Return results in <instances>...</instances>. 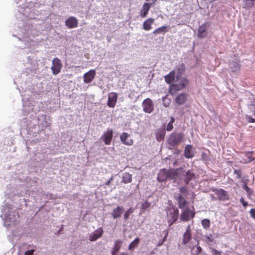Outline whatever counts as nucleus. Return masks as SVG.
<instances>
[{"mask_svg": "<svg viewBox=\"0 0 255 255\" xmlns=\"http://www.w3.org/2000/svg\"><path fill=\"white\" fill-rule=\"evenodd\" d=\"M174 118L173 117H171L169 123L173 124L174 122Z\"/></svg>", "mask_w": 255, "mask_h": 255, "instance_id": "51", "label": "nucleus"}, {"mask_svg": "<svg viewBox=\"0 0 255 255\" xmlns=\"http://www.w3.org/2000/svg\"><path fill=\"white\" fill-rule=\"evenodd\" d=\"M62 64L60 59L55 58L52 60L51 69L53 75H57L60 72L62 68Z\"/></svg>", "mask_w": 255, "mask_h": 255, "instance_id": "6", "label": "nucleus"}, {"mask_svg": "<svg viewBox=\"0 0 255 255\" xmlns=\"http://www.w3.org/2000/svg\"><path fill=\"white\" fill-rule=\"evenodd\" d=\"M183 211L180 215V219L183 221H188L190 219L194 218L195 216V212L193 210L187 208L182 209Z\"/></svg>", "mask_w": 255, "mask_h": 255, "instance_id": "7", "label": "nucleus"}, {"mask_svg": "<svg viewBox=\"0 0 255 255\" xmlns=\"http://www.w3.org/2000/svg\"><path fill=\"white\" fill-rule=\"evenodd\" d=\"M244 4L245 7L246 8H251L254 6L255 4L254 2L255 0H243Z\"/></svg>", "mask_w": 255, "mask_h": 255, "instance_id": "32", "label": "nucleus"}, {"mask_svg": "<svg viewBox=\"0 0 255 255\" xmlns=\"http://www.w3.org/2000/svg\"><path fill=\"white\" fill-rule=\"evenodd\" d=\"M202 225L205 229H207L210 227V222L209 219H205L202 221Z\"/></svg>", "mask_w": 255, "mask_h": 255, "instance_id": "33", "label": "nucleus"}, {"mask_svg": "<svg viewBox=\"0 0 255 255\" xmlns=\"http://www.w3.org/2000/svg\"><path fill=\"white\" fill-rule=\"evenodd\" d=\"M167 219L169 225L171 226L174 224L178 217V210L173 207H169L166 208Z\"/></svg>", "mask_w": 255, "mask_h": 255, "instance_id": "4", "label": "nucleus"}, {"mask_svg": "<svg viewBox=\"0 0 255 255\" xmlns=\"http://www.w3.org/2000/svg\"><path fill=\"white\" fill-rule=\"evenodd\" d=\"M120 255H128V254L125 253H122Z\"/></svg>", "mask_w": 255, "mask_h": 255, "instance_id": "52", "label": "nucleus"}, {"mask_svg": "<svg viewBox=\"0 0 255 255\" xmlns=\"http://www.w3.org/2000/svg\"><path fill=\"white\" fill-rule=\"evenodd\" d=\"M18 214L14 211H9L8 215H5L4 219V226L11 228L15 226L18 218Z\"/></svg>", "mask_w": 255, "mask_h": 255, "instance_id": "3", "label": "nucleus"}, {"mask_svg": "<svg viewBox=\"0 0 255 255\" xmlns=\"http://www.w3.org/2000/svg\"><path fill=\"white\" fill-rule=\"evenodd\" d=\"M250 214H251V216L255 219V209H252L251 210H250Z\"/></svg>", "mask_w": 255, "mask_h": 255, "instance_id": "44", "label": "nucleus"}, {"mask_svg": "<svg viewBox=\"0 0 255 255\" xmlns=\"http://www.w3.org/2000/svg\"><path fill=\"white\" fill-rule=\"evenodd\" d=\"M183 135L181 133H172L168 139V144L174 147L177 145L182 140Z\"/></svg>", "mask_w": 255, "mask_h": 255, "instance_id": "5", "label": "nucleus"}, {"mask_svg": "<svg viewBox=\"0 0 255 255\" xmlns=\"http://www.w3.org/2000/svg\"><path fill=\"white\" fill-rule=\"evenodd\" d=\"M186 99L187 96L185 94H180L176 97L175 102L178 105H182L185 103Z\"/></svg>", "mask_w": 255, "mask_h": 255, "instance_id": "23", "label": "nucleus"}, {"mask_svg": "<svg viewBox=\"0 0 255 255\" xmlns=\"http://www.w3.org/2000/svg\"><path fill=\"white\" fill-rule=\"evenodd\" d=\"M120 139L123 144L127 145H131L133 143L132 139L130 137L129 135L127 132H123L121 135Z\"/></svg>", "mask_w": 255, "mask_h": 255, "instance_id": "14", "label": "nucleus"}, {"mask_svg": "<svg viewBox=\"0 0 255 255\" xmlns=\"http://www.w3.org/2000/svg\"><path fill=\"white\" fill-rule=\"evenodd\" d=\"M195 178V174L190 170L187 171L183 175L184 182L188 184L189 181Z\"/></svg>", "mask_w": 255, "mask_h": 255, "instance_id": "19", "label": "nucleus"}, {"mask_svg": "<svg viewBox=\"0 0 255 255\" xmlns=\"http://www.w3.org/2000/svg\"><path fill=\"white\" fill-rule=\"evenodd\" d=\"M124 210V209L123 207L118 206L117 208L114 209L112 212V216H113V218L114 219L120 218Z\"/></svg>", "mask_w": 255, "mask_h": 255, "instance_id": "18", "label": "nucleus"}, {"mask_svg": "<svg viewBox=\"0 0 255 255\" xmlns=\"http://www.w3.org/2000/svg\"><path fill=\"white\" fill-rule=\"evenodd\" d=\"M188 80L186 78L176 75V80L170 86V93L174 94L176 92L185 89L188 86Z\"/></svg>", "mask_w": 255, "mask_h": 255, "instance_id": "2", "label": "nucleus"}, {"mask_svg": "<svg viewBox=\"0 0 255 255\" xmlns=\"http://www.w3.org/2000/svg\"><path fill=\"white\" fill-rule=\"evenodd\" d=\"M175 72L174 71H172L168 75L164 77L166 83L170 84L172 82L176 80Z\"/></svg>", "mask_w": 255, "mask_h": 255, "instance_id": "21", "label": "nucleus"}, {"mask_svg": "<svg viewBox=\"0 0 255 255\" xmlns=\"http://www.w3.org/2000/svg\"><path fill=\"white\" fill-rule=\"evenodd\" d=\"M230 68L232 72H238L240 69V66L238 62L236 61H232L229 64Z\"/></svg>", "mask_w": 255, "mask_h": 255, "instance_id": "27", "label": "nucleus"}, {"mask_svg": "<svg viewBox=\"0 0 255 255\" xmlns=\"http://www.w3.org/2000/svg\"><path fill=\"white\" fill-rule=\"evenodd\" d=\"M143 111L147 113H151L153 112L154 106L152 101L149 98L144 100L142 103Z\"/></svg>", "mask_w": 255, "mask_h": 255, "instance_id": "8", "label": "nucleus"}, {"mask_svg": "<svg viewBox=\"0 0 255 255\" xmlns=\"http://www.w3.org/2000/svg\"><path fill=\"white\" fill-rule=\"evenodd\" d=\"M155 134L157 140L160 141L163 139L165 135V130L163 129H158L156 130Z\"/></svg>", "mask_w": 255, "mask_h": 255, "instance_id": "24", "label": "nucleus"}, {"mask_svg": "<svg viewBox=\"0 0 255 255\" xmlns=\"http://www.w3.org/2000/svg\"><path fill=\"white\" fill-rule=\"evenodd\" d=\"M132 181V175L128 172H125L123 174L122 182L124 183H129Z\"/></svg>", "mask_w": 255, "mask_h": 255, "instance_id": "26", "label": "nucleus"}, {"mask_svg": "<svg viewBox=\"0 0 255 255\" xmlns=\"http://www.w3.org/2000/svg\"><path fill=\"white\" fill-rule=\"evenodd\" d=\"M207 23H204L199 27L197 35L199 38H204L207 34Z\"/></svg>", "mask_w": 255, "mask_h": 255, "instance_id": "16", "label": "nucleus"}, {"mask_svg": "<svg viewBox=\"0 0 255 255\" xmlns=\"http://www.w3.org/2000/svg\"><path fill=\"white\" fill-rule=\"evenodd\" d=\"M254 115H255V112H254Z\"/></svg>", "mask_w": 255, "mask_h": 255, "instance_id": "54", "label": "nucleus"}, {"mask_svg": "<svg viewBox=\"0 0 255 255\" xmlns=\"http://www.w3.org/2000/svg\"><path fill=\"white\" fill-rule=\"evenodd\" d=\"M96 75L95 70H90L85 73L83 76V81L85 83L88 84L91 83L94 79Z\"/></svg>", "mask_w": 255, "mask_h": 255, "instance_id": "12", "label": "nucleus"}, {"mask_svg": "<svg viewBox=\"0 0 255 255\" xmlns=\"http://www.w3.org/2000/svg\"><path fill=\"white\" fill-rule=\"evenodd\" d=\"M184 171L183 168H179L176 170H166L162 169L158 174L157 179L160 182L164 181L168 178H181Z\"/></svg>", "mask_w": 255, "mask_h": 255, "instance_id": "1", "label": "nucleus"}, {"mask_svg": "<svg viewBox=\"0 0 255 255\" xmlns=\"http://www.w3.org/2000/svg\"><path fill=\"white\" fill-rule=\"evenodd\" d=\"M133 212V209L132 208L128 209L124 214V219L125 220H127L129 218V216L130 214Z\"/></svg>", "mask_w": 255, "mask_h": 255, "instance_id": "34", "label": "nucleus"}, {"mask_svg": "<svg viewBox=\"0 0 255 255\" xmlns=\"http://www.w3.org/2000/svg\"><path fill=\"white\" fill-rule=\"evenodd\" d=\"M117 99L118 95L116 93H110L108 95L107 106L110 108H114L117 103Z\"/></svg>", "mask_w": 255, "mask_h": 255, "instance_id": "9", "label": "nucleus"}, {"mask_svg": "<svg viewBox=\"0 0 255 255\" xmlns=\"http://www.w3.org/2000/svg\"><path fill=\"white\" fill-rule=\"evenodd\" d=\"M167 26H162L160 27L157 28L155 30L153 31V33L154 34H158L160 33H164L167 31Z\"/></svg>", "mask_w": 255, "mask_h": 255, "instance_id": "29", "label": "nucleus"}, {"mask_svg": "<svg viewBox=\"0 0 255 255\" xmlns=\"http://www.w3.org/2000/svg\"><path fill=\"white\" fill-rule=\"evenodd\" d=\"M184 155L187 158H191L194 156V153L192 151V146L191 145L186 146L184 150Z\"/></svg>", "mask_w": 255, "mask_h": 255, "instance_id": "22", "label": "nucleus"}, {"mask_svg": "<svg viewBox=\"0 0 255 255\" xmlns=\"http://www.w3.org/2000/svg\"><path fill=\"white\" fill-rule=\"evenodd\" d=\"M164 232L165 233V235H164L163 238L161 240H160L158 242L157 245V246H160L162 245L167 239V237L168 235V232L167 230H165Z\"/></svg>", "mask_w": 255, "mask_h": 255, "instance_id": "35", "label": "nucleus"}, {"mask_svg": "<svg viewBox=\"0 0 255 255\" xmlns=\"http://www.w3.org/2000/svg\"><path fill=\"white\" fill-rule=\"evenodd\" d=\"M173 128L172 124L169 123L166 127V130L167 131H171Z\"/></svg>", "mask_w": 255, "mask_h": 255, "instance_id": "42", "label": "nucleus"}, {"mask_svg": "<svg viewBox=\"0 0 255 255\" xmlns=\"http://www.w3.org/2000/svg\"><path fill=\"white\" fill-rule=\"evenodd\" d=\"M103 230L101 228H98L94 232L91 233L89 235V240L90 241H95L101 238L103 235Z\"/></svg>", "mask_w": 255, "mask_h": 255, "instance_id": "13", "label": "nucleus"}, {"mask_svg": "<svg viewBox=\"0 0 255 255\" xmlns=\"http://www.w3.org/2000/svg\"><path fill=\"white\" fill-rule=\"evenodd\" d=\"M78 23V19L74 17L70 16L65 21V25L69 28H75Z\"/></svg>", "mask_w": 255, "mask_h": 255, "instance_id": "15", "label": "nucleus"}, {"mask_svg": "<svg viewBox=\"0 0 255 255\" xmlns=\"http://www.w3.org/2000/svg\"><path fill=\"white\" fill-rule=\"evenodd\" d=\"M211 253L213 255H221V252L214 249H211Z\"/></svg>", "mask_w": 255, "mask_h": 255, "instance_id": "40", "label": "nucleus"}, {"mask_svg": "<svg viewBox=\"0 0 255 255\" xmlns=\"http://www.w3.org/2000/svg\"><path fill=\"white\" fill-rule=\"evenodd\" d=\"M191 226L190 225H189L187 227L186 230V232L185 233H191Z\"/></svg>", "mask_w": 255, "mask_h": 255, "instance_id": "47", "label": "nucleus"}, {"mask_svg": "<svg viewBox=\"0 0 255 255\" xmlns=\"http://www.w3.org/2000/svg\"><path fill=\"white\" fill-rule=\"evenodd\" d=\"M205 238H206V241L208 242L211 243L214 241V238L211 234L205 236Z\"/></svg>", "mask_w": 255, "mask_h": 255, "instance_id": "37", "label": "nucleus"}, {"mask_svg": "<svg viewBox=\"0 0 255 255\" xmlns=\"http://www.w3.org/2000/svg\"><path fill=\"white\" fill-rule=\"evenodd\" d=\"M152 4L149 3H144L142 7V9L140 11V15L141 17H145L148 12V11Z\"/></svg>", "mask_w": 255, "mask_h": 255, "instance_id": "17", "label": "nucleus"}, {"mask_svg": "<svg viewBox=\"0 0 255 255\" xmlns=\"http://www.w3.org/2000/svg\"><path fill=\"white\" fill-rule=\"evenodd\" d=\"M34 250H30L25 252L24 255H33Z\"/></svg>", "mask_w": 255, "mask_h": 255, "instance_id": "43", "label": "nucleus"}, {"mask_svg": "<svg viewBox=\"0 0 255 255\" xmlns=\"http://www.w3.org/2000/svg\"><path fill=\"white\" fill-rule=\"evenodd\" d=\"M154 21V19L149 18L147 19L143 23V28L146 30H150L152 28V24Z\"/></svg>", "mask_w": 255, "mask_h": 255, "instance_id": "20", "label": "nucleus"}, {"mask_svg": "<svg viewBox=\"0 0 255 255\" xmlns=\"http://www.w3.org/2000/svg\"><path fill=\"white\" fill-rule=\"evenodd\" d=\"M139 242V239L138 238H136L135 239L134 241H133L129 245L128 249L129 250H133L135 248H136Z\"/></svg>", "mask_w": 255, "mask_h": 255, "instance_id": "30", "label": "nucleus"}, {"mask_svg": "<svg viewBox=\"0 0 255 255\" xmlns=\"http://www.w3.org/2000/svg\"><path fill=\"white\" fill-rule=\"evenodd\" d=\"M113 131L111 128H108L106 132H105L102 135V138L106 145L111 143L113 138Z\"/></svg>", "mask_w": 255, "mask_h": 255, "instance_id": "10", "label": "nucleus"}, {"mask_svg": "<svg viewBox=\"0 0 255 255\" xmlns=\"http://www.w3.org/2000/svg\"><path fill=\"white\" fill-rule=\"evenodd\" d=\"M150 206V204L147 202H145L143 203H142L141 205V209L142 210H145L147 209Z\"/></svg>", "mask_w": 255, "mask_h": 255, "instance_id": "39", "label": "nucleus"}, {"mask_svg": "<svg viewBox=\"0 0 255 255\" xmlns=\"http://www.w3.org/2000/svg\"><path fill=\"white\" fill-rule=\"evenodd\" d=\"M113 179H114V177L112 176L111 177V178L108 181H107L106 182V185L107 186H109L111 182L113 180Z\"/></svg>", "mask_w": 255, "mask_h": 255, "instance_id": "46", "label": "nucleus"}, {"mask_svg": "<svg viewBox=\"0 0 255 255\" xmlns=\"http://www.w3.org/2000/svg\"><path fill=\"white\" fill-rule=\"evenodd\" d=\"M112 255H115V253L117 252H114V251H112Z\"/></svg>", "mask_w": 255, "mask_h": 255, "instance_id": "53", "label": "nucleus"}, {"mask_svg": "<svg viewBox=\"0 0 255 255\" xmlns=\"http://www.w3.org/2000/svg\"><path fill=\"white\" fill-rule=\"evenodd\" d=\"M234 173L236 174L237 178H240L241 177L240 171L237 170H234Z\"/></svg>", "mask_w": 255, "mask_h": 255, "instance_id": "48", "label": "nucleus"}, {"mask_svg": "<svg viewBox=\"0 0 255 255\" xmlns=\"http://www.w3.org/2000/svg\"><path fill=\"white\" fill-rule=\"evenodd\" d=\"M217 195L219 196L220 200H226L228 199V195L226 191L222 189L218 190L216 192Z\"/></svg>", "mask_w": 255, "mask_h": 255, "instance_id": "25", "label": "nucleus"}, {"mask_svg": "<svg viewBox=\"0 0 255 255\" xmlns=\"http://www.w3.org/2000/svg\"><path fill=\"white\" fill-rule=\"evenodd\" d=\"M184 69V67L183 64L180 65L178 67V72L176 75H179L181 77V73L183 72Z\"/></svg>", "mask_w": 255, "mask_h": 255, "instance_id": "36", "label": "nucleus"}, {"mask_svg": "<svg viewBox=\"0 0 255 255\" xmlns=\"http://www.w3.org/2000/svg\"><path fill=\"white\" fill-rule=\"evenodd\" d=\"M245 189L249 194L251 193V189L248 186H246Z\"/></svg>", "mask_w": 255, "mask_h": 255, "instance_id": "49", "label": "nucleus"}, {"mask_svg": "<svg viewBox=\"0 0 255 255\" xmlns=\"http://www.w3.org/2000/svg\"><path fill=\"white\" fill-rule=\"evenodd\" d=\"M123 244V241L120 240H117L115 242V245L113 248L112 249V251L114 252H118L121 249L122 245Z\"/></svg>", "mask_w": 255, "mask_h": 255, "instance_id": "28", "label": "nucleus"}, {"mask_svg": "<svg viewBox=\"0 0 255 255\" xmlns=\"http://www.w3.org/2000/svg\"><path fill=\"white\" fill-rule=\"evenodd\" d=\"M246 118L249 123H255V120L254 118H252L251 116H247Z\"/></svg>", "mask_w": 255, "mask_h": 255, "instance_id": "41", "label": "nucleus"}, {"mask_svg": "<svg viewBox=\"0 0 255 255\" xmlns=\"http://www.w3.org/2000/svg\"><path fill=\"white\" fill-rule=\"evenodd\" d=\"M191 239V233H184L183 235V238L182 240V243L183 244L186 245L187 243H189L190 240Z\"/></svg>", "mask_w": 255, "mask_h": 255, "instance_id": "31", "label": "nucleus"}, {"mask_svg": "<svg viewBox=\"0 0 255 255\" xmlns=\"http://www.w3.org/2000/svg\"><path fill=\"white\" fill-rule=\"evenodd\" d=\"M179 192H180L179 193H180L181 195L182 194V195L183 196H185V194L187 192V190L185 187H182L180 188Z\"/></svg>", "mask_w": 255, "mask_h": 255, "instance_id": "38", "label": "nucleus"}, {"mask_svg": "<svg viewBox=\"0 0 255 255\" xmlns=\"http://www.w3.org/2000/svg\"><path fill=\"white\" fill-rule=\"evenodd\" d=\"M174 198L177 201L180 209H184L187 203L184 197L180 193H174Z\"/></svg>", "mask_w": 255, "mask_h": 255, "instance_id": "11", "label": "nucleus"}, {"mask_svg": "<svg viewBox=\"0 0 255 255\" xmlns=\"http://www.w3.org/2000/svg\"><path fill=\"white\" fill-rule=\"evenodd\" d=\"M202 249L200 247H197V253H199L201 252Z\"/></svg>", "mask_w": 255, "mask_h": 255, "instance_id": "50", "label": "nucleus"}, {"mask_svg": "<svg viewBox=\"0 0 255 255\" xmlns=\"http://www.w3.org/2000/svg\"><path fill=\"white\" fill-rule=\"evenodd\" d=\"M254 115H255V112H254Z\"/></svg>", "mask_w": 255, "mask_h": 255, "instance_id": "55", "label": "nucleus"}, {"mask_svg": "<svg viewBox=\"0 0 255 255\" xmlns=\"http://www.w3.org/2000/svg\"><path fill=\"white\" fill-rule=\"evenodd\" d=\"M240 202L242 203L243 206L244 207H246L248 205L247 202L244 201V198L243 197L241 198Z\"/></svg>", "mask_w": 255, "mask_h": 255, "instance_id": "45", "label": "nucleus"}]
</instances>
